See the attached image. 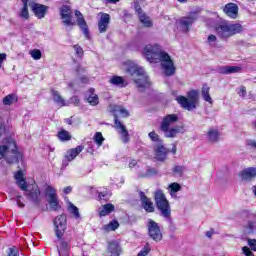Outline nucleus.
Segmentation results:
<instances>
[{
    "instance_id": "f257e3e1",
    "label": "nucleus",
    "mask_w": 256,
    "mask_h": 256,
    "mask_svg": "<svg viewBox=\"0 0 256 256\" xmlns=\"http://www.w3.org/2000/svg\"><path fill=\"white\" fill-rule=\"evenodd\" d=\"M143 54L149 63H161L162 69L168 77L175 75V63L171 56L161 49L158 44H148L144 47Z\"/></svg>"
},
{
    "instance_id": "f03ea898",
    "label": "nucleus",
    "mask_w": 256,
    "mask_h": 256,
    "mask_svg": "<svg viewBox=\"0 0 256 256\" xmlns=\"http://www.w3.org/2000/svg\"><path fill=\"white\" fill-rule=\"evenodd\" d=\"M122 71L131 75L133 82L140 91L151 85L145 69L131 60L123 62Z\"/></svg>"
},
{
    "instance_id": "7ed1b4c3",
    "label": "nucleus",
    "mask_w": 256,
    "mask_h": 256,
    "mask_svg": "<svg viewBox=\"0 0 256 256\" xmlns=\"http://www.w3.org/2000/svg\"><path fill=\"white\" fill-rule=\"evenodd\" d=\"M14 179L21 191H25V195L29 201H32V203H39V201H41V190H39V186L35 183L27 185L23 171L18 170L14 175Z\"/></svg>"
},
{
    "instance_id": "20e7f679",
    "label": "nucleus",
    "mask_w": 256,
    "mask_h": 256,
    "mask_svg": "<svg viewBox=\"0 0 256 256\" xmlns=\"http://www.w3.org/2000/svg\"><path fill=\"white\" fill-rule=\"evenodd\" d=\"M7 163H19V150L17 149V142L11 137L2 139L0 144V160L5 159Z\"/></svg>"
},
{
    "instance_id": "39448f33",
    "label": "nucleus",
    "mask_w": 256,
    "mask_h": 256,
    "mask_svg": "<svg viewBox=\"0 0 256 256\" xmlns=\"http://www.w3.org/2000/svg\"><path fill=\"white\" fill-rule=\"evenodd\" d=\"M110 109L111 113H114L115 128L118 130L119 133H121V139L123 143H129V131H127L125 125H123V123H121V121H119V118L117 117L118 114L122 117H127L129 115V111L123 108V106L118 105L110 106Z\"/></svg>"
},
{
    "instance_id": "423d86ee",
    "label": "nucleus",
    "mask_w": 256,
    "mask_h": 256,
    "mask_svg": "<svg viewBox=\"0 0 256 256\" xmlns=\"http://www.w3.org/2000/svg\"><path fill=\"white\" fill-rule=\"evenodd\" d=\"M177 121H179V116H177V114H168L162 119L160 130L163 131L164 137L173 139L179 135V127L170 128L171 125H174Z\"/></svg>"
},
{
    "instance_id": "0eeeda50",
    "label": "nucleus",
    "mask_w": 256,
    "mask_h": 256,
    "mask_svg": "<svg viewBox=\"0 0 256 256\" xmlns=\"http://www.w3.org/2000/svg\"><path fill=\"white\" fill-rule=\"evenodd\" d=\"M215 31L220 39L227 40L229 37H233V35H237V33H241L243 31V26L241 24H232L228 22H224L218 24L215 28Z\"/></svg>"
},
{
    "instance_id": "6e6552de",
    "label": "nucleus",
    "mask_w": 256,
    "mask_h": 256,
    "mask_svg": "<svg viewBox=\"0 0 256 256\" xmlns=\"http://www.w3.org/2000/svg\"><path fill=\"white\" fill-rule=\"evenodd\" d=\"M176 101L183 109H186V111H193V109H197V105H199V92L197 90H190L187 93V97L178 96Z\"/></svg>"
},
{
    "instance_id": "1a4fd4ad",
    "label": "nucleus",
    "mask_w": 256,
    "mask_h": 256,
    "mask_svg": "<svg viewBox=\"0 0 256 256\" xmlns=\"http://www.w3.org/2000/svg\"><path fill=\"white\" fill-rule=\"evenodd\" d=\"M155 203L157 209L160 211V215L164 217V219H171V205H169V201L162 190L155 192Z\"/></svg>"
},
{
    "instance_id": "9d476101",
    "label": "nucleus",
    "mask_w": 256,
    "mask_h": 256,
    "mask_svg": "<svg viewBox=\"0 0 256 256\" xmlns=\"http://www.w3.org/2000/svg\"><path fill=\"white\" fill-rule=\"evenodd\" d=\"M148 234L153 241L159 242L163 239V233L161 232V228L159 224L154 220L149 219L147 223Z\"/></svg>"
},
{
    "instance_id": "9b49d317",
    "label": "nucleus",
    "mask_w": 256,
    "mask_h": 256,
    "mask_svg": "<svg viewBox=\"0 0 256 256\" xmlns=\"http://www.w3.org/2000/svg\"><path fill=\"white\" fill-rule=\"evenodd\" d=\"M55 233L58 239L63 237L65 230L67 229V217L65 215L57 216L54 219Z\"/></svg>"
},
{
    "instance_id": "f8f14e48",
    "label": "nucleus",
    "mask_w": 256,
    "mask_h": 256,
    "mask_svg": "<svg viewBox=\"0 0 256 256\" xmlns=\"http://www.w3.org/2000/svg\"><path fill=\"white\" fill-rule=\"evenodd\" d=\"M143 3H145V0H135L134 1V7L136 10V13H138L139 19H140L141 23L143 25H145V27H151V25H153V22H151V18H149V16L145 15V13H143V10L141 9L140 5H143Z\"/></svg>"
},
{
    "instance_id": "ddd939ff",
    "label": "nucleus",
    "mask_w": 256,
    "mask_h": 256,
    "mask_svg": "<svg viewBox=\"0 0 256 256\" xmlns=\"http://www.w3.org/2000/svg\"><path fill=\"white\" fill-rule=\"evenodd\" d=\"M154 155L157 161H165L167 155H169V149L163 145V142L156 143L154 146Z\"/></svg>"
},
{
    "instance_id": "4468645a",
    "label": "nucleus",
    "mask_w": 256,
    "mask_h": 256,
    "mask_svg": "<svg viewBox=\"0 0 256 256\" xmlns=\"http://www.w3.org/2000/svg\"><path fill=\"white\" fill-rule=\"evenodd\" d=\"M58 239L57 249L59 256H69V252L71 251V240L61 239V237Z\"/></svg>"
},
{
    "instance_id": "2eb2a0df",
    "label": "nucleus",
    "mask_w": 256,
    "mask_h": 256,
    "mask_svg": "<svg viewBox=\"0 0 256 256\" xmlns=\"http://www.w3.org/2000/svg\"><path fill=\"white\" fill-rule=\"evenodd\" d=\"M81 151H83L82 146H78L76 148L68 150L62 161L63 167H67V165H69V163H71V161H73V159H75V157H77V155H79Z\"/></svg>"
},
{
    "instance_id": "dca6fc26",
    "label": "nucleus",
    "mask_w": 256,
    "mask_h": 256,
    "mask_svg": "<svg viewBox=\"0 0 256 256\" xmlns=\"http://www.w3.org/2000/svg\"><path fill=\"white\" fill-rule=\"evenodd\" d=\"M110 23H111V16L107 13H102L98 21L99 33H107V29H109Z\"/></svg>"
},
{
    "instance_id": "f3484780",
    "label": "nucleus",
    "mask_w": 256,
    "mask_h": 256,
    "mask_svg": "<svg viewBox=\"0 0 256 256\" xmlns=\"http://www.w3.org/2000/svg\"><path fill=\"white\" fill-rule=\"evenodd\" d=\"M72 13L73 11H71V7L67 5H63L60 9L61 19L63 20L62 23H64L67 27L73 25V22H71Z\"/></svg>"
},
{
    "instance_id": "a211bd4d",
    "label": "nucleus",
    "mask_w": 256,
    "mask_h": 256,
    "mask_svg": "<svg viewBox=\"0 0 256 256\" xmlns=\"http://www.w3.org/2000/svg\"><path fill=\"white\" fill-rule=\"evenodd\" d=\"M223 12L227 17H230V19H237V16L239 15V6L235 3H228L223 8Z\"/></svg>"
},
{
    "instance_id": "6ab92c4d",
    "label": "nucleus",
    "mask_w": 256,
    "mask_h": 256,
    "mask_svg": "<svg viewBox=\"0 0 256 256\" xmlns=\"http://www.w3.org/2000/svg\"><path fill=\"white\" fill-rule=\"evenodd\" d=\"M140 201H142V207L147 213H153L155 211V206L151 199L145 195V192H139Z\"/></svg>"
},
{
    "instance_id": "aec40b11",
    "label": "nucleus",
    "mask_w": 256,
    "mask_h": 256,
    "mask_svg": "<svg viewBox=\"0 0 256 256\" xmlns=\"http://www.w3.org/2000/svg\"><path fill=\"white\" fill-rule=\"evenodd\" d=\"M195 21V17L193 16H187L182 17L179 19V28L181 29L182 33H188L189 27L193 25V22Z\"/></svg>"
},
{
    "instance_id": "412c9836",
    "label": "nucleus",
    "mask_w": 256,
    "mask_h": 256,
    "mask_svg": "<svg viewBox=\"0 0 256 256\" xmlns=\"http://www.w3.org/2000/svg\"><path fill=\"white\" fill-rule=\"evenodd\" d=\"M48 9H49V7H47L43 4H33V6H32V10L38 19H43L45 17V15H47Z\"/></svg>"
},
{
    "instance_id": "4be33fe9",
    "label": "nucleus",
    "mask_w": 256,
    "mask_h": 256,
    "mask_svg": "<svg viewBox=\"0 0 256 256\" xmlns=\"http://www.w3.org/2000/svg\"><path fill=\"white\" fill-rule=\"evenodd\" d=\"M207 139L210 143H218L219 139H221V132L219 128H209L207 132Z\"/></svg>"
},
{
    "instance_id": "5701e85b",
    "label": "nucleus",
    "mask_w": 256,
    "mask_h": 256,
    "mask_svg": "<svg viewBox=\"0 0 256 256\" xmlns=\"http://www.w3.org/2000/svg\"><path fill=\"white\" fill-rule=\"evenodd\" d=\"M240 177L242 181H249V179H254V177H256V168L250 167L242 170L240 172Z\"/></svg>"
},
{
    "instance_id": "b1692460",
    "label": "nucleus",
    "mask_w": 256,
    "mask_h": 256,
    "mask_svg": "<svg viewBox=\"0 0 256 256\" xmlns=\"http://www.w3.org/2000/svg\"><path fill=\"white\" fill-rule=\"evenodd\" d=\"M239 72H241V67L239 66H222L219 68V73H221V75H231Z\"/></svg>"
},
{
    "instance_id": "393cba45",
    "label": "nucleus",
    "mask_w": 256,
    "mask_h": 256,
    "mask_svg": "<svg viewBox=\"0 0 256 256\" xmlns=\"http://www.w3.org/2000/svg\"><path fill=\"white\" fill-rule=\"evenodd\" d=\"M108 256H120L121 246L117 242H110L108 245Z\"/></svg>"
},
{
    "instance_id": "a878e982",
    "label": "nucleus",
    "mask_w": 256,
    "mask_h": 256,
    "mask_svg": "<svg viewBox=\"0 0 256 256\" xmlns=\"http://www.w3.org/2000/svg\"><path fill=\"white\" fill-rule=\"evenodd\" d=\"M113 211H115V205L111 203L105 204L99 208V217H107V215H110Z\"/></svg>"
},
{
    "instance_id": "bb28decb",
    "label": "nucleus",
    "mask_w": 256,
    "mask_h": 256,
    "mask_svg": "<svg viewBox=\"0 0 256 256\" xmlns=\"http://www.w3.org/2000/svg\"><path fill=\"white\" fill-rule=\"evenodd\" d=\"M88 93L89 94L87 96V102L89 103V105H91L92 107H95V105H99V96L95 94V89L91 88Z\"/></svg>"
},
{
    "instance_id": "cd10ccee",
    "label": "nucleus",
    "mask_w": 256,
    "mask_h": 256,
    "mask_svg": "<svg viewBox=\"0 0 256 256\" xmlns=\"http://www.w3.org/2000/svg\"><path fill=\"white\" fill-rule=\"evenodd\" d=\"M51 95L53 97V101L57 103L60 107H67V103L63 99V96L59 93V91L51 90Z\"/></svg>"
},
{
    "instance_id": "c85d7f7f",
    "label": "nucleus",
    "mask_w": 256,
    "mask_h": 256,
    "mask_svg": "<svg viewBox=\"0 0 256 256\" xmlns=\"http://www.w3.org/2000/svg\"><path fill=\"white\" fill-rule=\"evenodd\" d=\"M210 90H211V87L204 84L202 86L201 94H202V97H203L204 101H206L210 105H213V98H211V95L209 94Z\"/></svg>"
},
{
    "instance_id": "c756f323",
    "label": "nucleus",
    "mask_w": 256,
    "mask_h": 256,
    "mask_svg": "<svg viewBox=\"0 0 256 256\" xmlns=\"http://www.w3.org/2000/svg\"><path fill=\"white\" fill-rule=\"evenodd\" d=\"M77 25L82 29L86 39H89V28H87V22L83 16L77 18Z\"/></svg>"
},
{
    "instance_id": "7c9ffc66",
    "label": "nucleus",
    "mask_w": 256,
    "mask_h": 256,
    "mask_svg": "<svg viewBox=\"0 0 256 256\" xmlns=\"http://www.w3.org/2000/svg\"><path fill=\"white\" fill-rule=\"evenodd\" d=\"M22 3H23V8L21 9V11L19 13V17H20V19L27 21V19H29V9L27 8L29 0H22Z\"/></svg>"
},
{
    "instance_id": "2f4dec72",
    "label": "nucleus",
    "mask_w": 256,
    "mask_h": 256,
    "mask_svg": "<svg viewBox=\"0 0 256 256\" xmlns=\"http://www.w3.org/2000/svg\"><path fill=\"white\" fill-rule=\"evenodd\" d=\"M110 83L112 85H116L117 87H127V83L125 82V79L121 76H113L110 79Z\"/></svg>"
},
{
    "instance_id": "473e14b6",
    "label": "nucleus",
    "mask_w": 256,
    "mask_h": 256,
    "mask_svg": "<svg viewBox=\"0 0 256 256\" xmlns=\"http://www.w3.org/2000/svg\"><path fill=\"white\" fill-rule=\"evenodd\" d=\"M19 101V98H17V95L15 94H8L3 98V105L11 106Z\"/></svg>"
},
{
    "instance_id": "72a5a7b5",
    "label": "nucleus",
    "mask_w": 256,
    "mask_h": 256,
    "mask_svg": "<svg viewBox=\"0 0 256 256\" xmlns=\"http://www.w3.org/2000/svg\"><path fill=\"white\" fill-rule=\"evenodd\" d=\"M102 229L106 232L116 231V229H119V222L117 220H113L109 224L104 225Z\"/></svg>"
},
{
    "instance_id": "f704fd0d",
    "label": "nucleus",
    "mask_w": 256,
    "mask_h": 256,
    "mask_svg": "<svg viewBox=\"0 0 256 256\" xmlns=\"http://www.w3.org/2000/svg\"><path fill=\"white\" fill-rule=\"evenodd\" d=\"M48 203L52 211H59V209H61V206H59V198L57 196L54 198H48Z\"/></svg>"
},
{
    "instance_id": "c9c22d12",
    "label": "nucleus",
    "mask_w": 256,
    "mask_h": 256,
    "mask_svg": "<svg viewBox=\"0 0 256 256\" xmlns=\"http://www.w3.org/2000/svg\"><path fill=\"white\" fill-rule=\"evenodd\" d=\"M47 199H53L57 197V190L53 186H47L45 189Z\"/></svg>"
},
{
    "instance_id": "e433bc0d",
    "label": "nucleus",
    "mask_w": 256,
    "mask_h": 256,
    "mask_svg": "<svg viewBox=\"0 0 256 256\" xmlns=\"http://www.w3.org/2000/svg\"><path fill=\"white\" fill-rule=\"evenodd\" d=\"M68 211H70V213L75 217V219H81V214L79 213V208H77V206L70 203Z\"/></svg>"
},
{
    "instance_id": "4c0bfd02",
    "label": "nucleus",
    "mask_w": 256,
    "mask_h": 256,
    "mask_svg": "<svg viewBox=\"0 0 256 256\" xmlns=\"http://www.w3.org/2000/svg\"><path fill=\"white\" fill-rule=\"evenodd\" d=\"M58 138L60 141H71V134L67 130H62L58 133Z\"/></svg>"
},
{
    "instance_id": "58836bf2",
    "label": "nucleus",
    "mask_w": 256,
    "mask_h": 256,
    "mask_svg": "<svg viewBox=\"0 0 256 256\" xmlns=\"http://www.w3.org/2000/svg\"><path fill=\"white\" fill-rule=\"evenodd\" d=\"M168 189H170V195L173 197L175 196V193L181 191V185L174 182L169 185Z\"/></svg>"
},
{
    "instance_id": "ea45409f",
    "label": "nucleus",
    "mask_w": 256,
    "mask_h": 256,
    "mask_svg": "<svg viewBox=\"0 0 256 256\" xmlns=\"http://www.w3.org/2000/svg\"><path fill=\"white\" fill-rule=\"evenodd\" d=\"M94 141L98 147H101V145H103V141H105V138H103V134L101 132H96L94 135Z\"/></svg>"
},
{
    "instance_id": "a19ab883",
    "label": "nucleus",
    "mask_w": 256,
    "mask_h": 256,
    "mask_svg": "<svg viewBox=\"0 0 256 256\" xmlns=\"http://www.w3.org/2000/svg\"><path fill=\"white\" fill-rule=\"evenodd\" d=\"M206 43L209 47H217V36L211 34L208 36Z\"/></svg>"
},
{
    "instance_id": "79ce46f5",
    "label": "nucleus",
    "mask_w": 256,
    "mask_h": 256,
    "mask_svg": "<svg viewBox=\"0 0 256 256\" xmlns=\"http://www.w3.org/2000/svg\"><path fill=\"white\" fill-rule=\"evenodd\" d=\"M108 199H111V193L109 191L98 193V201H107Z\"/></svg>"
},
{
    "instance_id": "37998d69",
    "label": "nucleus",
    "mask_w": 256,
    "mask_h": 256,
    "mask_svg": "<svg viewBox=\"0 0 256 256\" xmlns=\"http://www.w3.org/2000/svg\"><path fill=\"white\" fill-rule=\"evenodd\" d=\"M30 55H31L32 59H34L35 61H39V59H41V57H42L41 50H39V49L31 50Z\"/></svg>"
},
{
    "instance_id": "c03bdc74",
    "label": "nucleus",
    "mask_w": 256,
    "mask_h": 256,
    "mask_svg": "<svg viewBox=\"0 0 256 256\" xmlns=\"http://www.w3.org/2000/svg\"><path fill=\"white\" fill-rule=\"evenodd\" d=\"M148 137L153 141L154 143H162L161 139L159 138V134H157L155 131H152L148 134Z\"/></svg>"
},
{
    "instance_id": "a18cd8bd",
    "label": "nucleus",
    "mask_w": 256,
    "mask_h": 256,
    "mask_svg": "<svg viewBox=\"0 0 256 256\" xmlns=\"http://www.w3.org/2000/svg\"><path fill=\"white\" fill-rule=\"evenodd\" d=\"M253 229H255V222H248V224L245 226L244 232L246 235H249L253 233Z\"/></svg>"
},
{
    "instance_id": "49530a36",
    "label": "nucleus",
    "mask_w": 256,
    "mask_h": 256,
    "mask_svg": "<svg viewBox=\"0 0 256 256\" xmlns=\"http://www.w3.org/2000/svg\"><path fill=\"white\" fill-rule=\"evenodd\" d=\"M173 172L181 177L185 173V166H175Z\"/></svg>"
},
{
    "instance_id": "de8ad7c7",
    "label": "nucleus",
    "mask_w": 256,
    "mask_h": 256,
    "mask_svg": "<svg viewBox=\"0 0 256 256\" xmlns=\"http://www.w3.org/2000/svg\"><path fill=\"white\" fill-rule=\"evenodd\" d=\"M70 103H72V105H75V107H79L81 100L78 96H73L70 98Z\"/></svg>"
},
{
    "instance_id": "09e8293b",
    "label": "nucleus",
    "mask_w": 256,
    "mask_h": 256,
    "mask_svg": "<svg viewBox=\"0 0 256 256\" xmlns=\"http://www.w3.org/2000/svg\"><path fill=\"white\" fill-rule=\"evenodd\" d=\"M239 97H247V87L241 86L238 91Z\"/></svg>"
},
{
    "instance_id": "8fccbe9b",
    "label": "nucleus",
    "mask_w": 256,
    "mask_h": 256,
    "mask_svg": "<svg viewBox=\"0 0 256 256\" xmlns=\"http://www.w3.org/2000/svg\"><path fill=\"white\" fill-rule=\"evenodd\" d=\"M75 53L78 57H83V48L79 45H74Z\"/></svg>"
},
{
    "instance_id": "3c124183",
    "label": "nucleus",
    "mask_w": 256,
    "mask_h": 256,
    "mask_svg": "<svg viewBox=\"0 0 256 256\" xmlns=\"http://www.w3.org/2000/svg\"><path fill=\"white\" fill-rule=\"evenodd\" d=\"M21 199H23L22 196H16L14 198V201H16L18 207H20V209H23V207H25V204L23 202H21Z\"/></svg>"
},
{
    "instance_id": "603ef678",
    "label": "nucleus",
    "mask_w": 256,
    "mask_h": 256,
    "mask_svg": "<svg viewBox=\"0 0 256 256\" xmlns=\"http://www.w3.org/2000/svg\"><path fill=\"white\" fill-rule=\"evenodd\" d=\"M248 245L252 251H256V240L248 239Z\"/></svg>"
},
{
    "instance_id": "864d4df0",
    "label": "nucleus",
    "mask_w": 256,
    "mask_h": 256,
    "mask_svg": "<svg viewBox=\"0 0 256 256\" xmlns=\"http://www.w3.org/2000/svg\"><path fill=\"white\" fill-rule=\"evenodd\" d=\"M242 251H243L244 255H246V256H255L253 254V252L251 251V249L249 247H247V246H244L242 248Z\"/></svg>"
},
{
    "instance_id": "5fc2aeb1",
    "label": "nucleus",
    "mask_w": 256,
    "mask_h": 256,
    "mask_svg": "<svg viewBox=\"0 0 256 256\" xmlns=\"http://www.w3.org/2000/svg\"><path fill=\"white\" fill-rule=\"evenodd\" d=\"M149 255V247L145 246L137 256H147Z\"/></svg>"
},
{
    "instance_id": "6e6d98bb",
    "label": "nucleus",
    "mask_w": 256,
    "mask_h": 256,
    "mask_svg": "<svg viewBox=\"0 0 256 256\" xmlns=\"http://www.w3.org/2000/svg\"><path fill=\"white\" fill-rule=\"evenodd\" d=\"M247 147H252V149H256V141L255 140H247L246 141Z\"/></svg>"
},
{
    "instance_id": "4d7b16f0",
    "label": "nucleus",
    "mask_w": 256,
    "mask_h": 256,
    "mask_svg": "<svg viewBox=\"0 0 256 256\" xmlns=\"http://www.w3.org/2000/svg\"><path fill=\"white\" fill-rule=\"evenodd\" d=\"M5 59H7V54L1 53L0 54V69L3 66V62L5 61Z\"/></svg>"
},
{
    "instance_id": "13d9d810",
    "label": "nucleus",
    "mask_w": 256,
    "mask_h": 256,
    "mask_svg": "<svg viewBox=\"0 0 256 256\" xmlns=\"http://www.w3.org/2000/svg\"><path fill=\"white\" fill-rule=\"evenodd\" d=\"M71 191H73V187H71V186H67V187H65V188L63 189V193H64L65 195H69V193H71Z\"/></svg>"
},
{
    "instance_id": "bf43d9fd",
    "label": "nucleus",
    "mask_w": 256,
    "mask_h": 256,
    "mask_svg": "<svg viewBox=\"0 0 256 256\" xmlns=\"http://www.w3.org/2000/svg\"><path fill=\"white\" fill-rule=\"evenodd\" d=\"M3 133H5V125L0 120V137H2Z\"/></svg>"
},
{
    "instance_id": "052dcab7",
    "label": "nucleus",
    "mask_w": 256,
    "mask_h": 256,
    "mask_svg": "<svg viewBox=\"0 0 256 256\" xmlns=\"http://www.w3.org/2000/svg\"><path fill=\"white\" fill-rule=\"evenodd\" d=\"M136 166H137V160H131L129 162L130 169H133V167H136Z\"/></svg>"
},
{
    "instance_id": "680f3d73",
    "label": "nucleus",
    "mask_w": 256,
    "mask_h": 256,
    "mask_svg": "<svg viewBox=\"0 0 256 256\" xmlns=\"http://www.w3.org/2000/svg\"><path fill=\"white\" fill-rule=\"evenodd\" d=\"M80 82L81 83H89V78L87 76H82V77H80Z\"/></svg>"
},
{
    "instance_id": "e2e57ef3",
    "label": "nucleus",
    "mask_w": 256,
    "mask_h": 256,
    "mask_svg": "<svg viewBox=\"0 0 256 256\" xmlns=\"http://www.w3.org/2000/svg\"><path fill=\"white\" fill-rule=\"evenodd\" d=\"M76 71H77L78 73H85V68H83V67H81V66H78L77 69H76Z\"/></svg>"
},
{
    "instance_id": "0e129e2a",
    "label": "nucleus",
    "mask_w": 256,
    "mask_h": 256,
    "mask_svg": "<svg viewBox=\"0 0 256 256\" xmlns=\"http://www.w3.org/2000/svg\"><path fill=\"white\" fill-rule=\"evenodd\" d=\"M75 16L77 17V19H79V17H83V14L81 13V11L75 10Z\"/></svg>"
},
{
    "instance_id": "69168bd1",
    "label": "nucleus",
    "mask_w": 256,
    "mask_h": 256,
    "mask_svg": "<svg viewBox=\"0 0 256 256\" xmlns=\"http://www.w3.org/2000/svg\"><path fill=\"white\" fill-rule=\"evenodd\" d=\"M65 121L68 125H73V120H71V118H68Z\"/></svg>"
},
{
    "instance_id": "338daca9",
    "label": "nucleus",
    "mask_w": 256,
    "mask_h": 256,
    "mask_svg": "<svg viewBox=\"0 0 256 256\" xmlns=\"http://www.w3.org/2000/svg\"><path fill=\"white\" fill-rule=\"evenodd\" d=\"M172 153H173V155H175V153H177V146H173Z\"/></svg>"
},
{
    "instance_id": "774afa93",
    "label": "nucleus",
    "mask_w": 256,
    "mask_h": 256,
    "mask_svg": "<svg viewBox=\"0 0 256 256\" xmlns=\"http://www.w3.org/2000/svg\"><path fill=\"white\" fill-rule=\"evenodd\" d=\"M252 191H253V193H254V195H255V197H256V186H253V187H252Z\"/></svg>"
}]
</instances>
